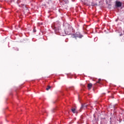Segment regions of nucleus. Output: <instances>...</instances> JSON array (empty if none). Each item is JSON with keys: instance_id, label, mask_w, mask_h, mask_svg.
Instances as JSON below:
<instances>
[{"instance_id": "obj_1", "label": "nucleus", "mask_w": 124, "mask_h": 124, "mask_svg": "<svg viewBox=\"0 0 124 124\" xmlns=\"http://www.w3.org/2000/svg\"><path fill=\"white\" fill-rule=\"evenodd\" d=\"M87 107H88V106L85 104H82L81 107L79 109L80 111L81 112V111H82V110H83V109H87Z\"/></svg>"}, {"instance_id": "obj_2", "label": "nucleus", "mask_w": 124, "mask_h": 124, "mask_svg": "<svg viewBox=\"0 0 124 124\" xmlns=\"http://www.w3.org/2000/svg\"><path fill=\"white\" fill-rule=\"evenodd\" d=\"M116 5L117 7H121V6H122V3L121 1H117L116 2Z\"/></svg>"}, {"instance_id": "obj_3", "label": "nucleus", "mask_w": 124, "mask_h": 124, "mask_svg": "<svg viewBox=\"0 0 124 124\" xmlns=\"http://www.w3.org/2000/svg\"><path fill=\"white\" fill-rule=\"evenodd\" d=\"M76 35L77 37H78V38H82V37H83V35L79 34V33L78 32L76 33Z\"/></svg>"}, {"instance_id": "obj_4", "label": "nucleus", "mask_w": 124, "mask_h": 124, "mask_svg": "<svg viewBox=\"0 0 124 124\" xmlns=\"http://www.w3.org/2000/svg\"><path fill=\"white\" fill-rule=\"evenodd\" d=\"M92 87H93V84H92V83H89V84H88V90L91 89Z\"/></svg>"}, {"instance_id": "obj_5", "label": "nucleus", "mask_w": 124, "mask_h": 124, "mask_svg": "<svg viewBox=\"0 0 124 124\" xmlns=\"http://www.w3.org/2000/svg\"><path fill=\"white\" fill-rule=\"evenodd\" d=\"M71 111L72 113H74V114H75V113H77V111H76V108H75L71 109Z\"/></svg>"}, {"instance_id": "obj_6", "label": "nucleus", "mask_w": 124, "mask_h": 124, "mask_svg": "<svg viewBox=\"0 0 124 124\" xmlns=\"http://www.w3.org/2000/svg\"><path fill=\"white\" fill-rule=\"evenodd\" d=\"M52 29H53V30H54V31H58V28L57 27H56L55 26H53Z\"/></svg>"}, {"instance_id": "obj_7", "label": "nucleus", "mask_w": 124, "mask_h": 124, "mask_svg": "<svg viewBox=\"0 0 124 124\" xmlns=\"http://www.w3.org/2000/svg\"><path fill=\"white\" fill-rule=\"evenodd\" d=\"M95 5H96V4L94 3V2H92L91 3V6H94Z\"/></svg>"}, {"instance_id": "obj_8", "label": "nucleus", "mask_w": 124, "mask_h": 124, "mask_svg": "<svg viewBox=\"0 0 124 124\" xmlns=\"http://www.w3.org/2000/svg\"><path fill=\"white\" fill-rule=\"evenodd\" d=\"M51 89V86H48L46 88V91H49Z\"/></svg>"}, {"instance_id": "obj_9", "label": "nucleus", "mask_w": 124, "mask_h": 124, "mask_svg": "<svg viewBox=\"0 0 124 124\" xmlns=\"http://www.w3.org/2000/svg\"><path fill=\"white\" fill-rule=\"evenodd\" d=\"M120 21L121 22H123L124 23V17H122L121 18H120Z\"/></svg>"}, {"instance_id": "obj_10", "label": "nucleus", "mask_w": 124, "mask_h": 124, "mask_svg": "<svg viewBox=\"0 0 124 124\" xmlns=\"http://www.w3.org/2000/svg\"><path fill=\"white\" fill-rule=\"evenodd\" d=\"M100 81H101V79L100 78L98 79V81H97V83H98L99 84L100 83Z\"/></svg>"}, {"instance_id": "obj_11", "label": "nucleus", "mask_w": 124, "mask_h": 124, "mask_svg": "<svg viewBox=\"0 0 124 124\" xmlns=\"http://www.w3.org/2000/svg\"><path fill=\"white\" fill-rule=\"evenodd\" d=\"M100 81H101V79L100 78L98 79V81H97V83H98L99 84L100 83Z\"/></svg>"}, {"instance_id": "obj_12", "label": "nucleus", "mask_w": 124, "mask_h": 124, "mask_svg": "<svg viewBox=\"0 0 124 124\" xmlns=\"http://www.w3.org/2000/svg\"><path fill=\"white\" fill-rule=\"evenodd\" d=\"M33 32H36V30H35V28H34L33 30Z\"/></svg>"}, {"instance_id": "obj_13", "label": "nucleus", "mask_w": 124, "mask_h": 124, "mask_svg": "<svg viewBox=\"0 0 124 124\" xmlns=\"http://www.w3.org/2000/svg\"><path fill=\"white\" fill-rule=\"evenodd\" d=\"M120 36H122V34H120Z\"/></svg>"}]
</instances>
